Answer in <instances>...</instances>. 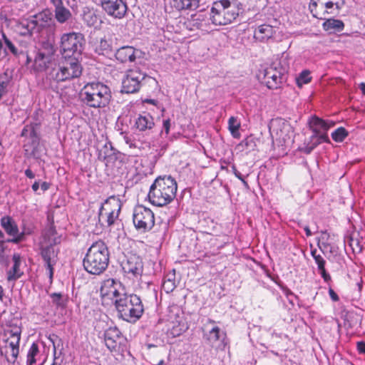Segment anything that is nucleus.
Segmentation results:
<instances>
[{
  "label": "nucleus",
  "mask_w": 365,
  "mask_h": 365,
  "mask_svg": "<svg viewBox=\"0 0 365 365\" xmlns=\"http://www.w3.org/2000/svg\"><path fill=\"white\" fill-rule=\"evenodd\" d=\"M177 182L171 176L157 178L150 187L148 197L153 205L163 207L171 202L176 196Z\"/></svg>",
  "instance_id": "f257e3e1"
},
{
  "label": "nucleus",
  "mask_w": 365,
  "mask_h": 365,
  "mask_svg": "<svg viewBox=\"0 0 365 365\" xmlns=\"http://www.w3.org/2000/svg\"><path fill=\"white\" fill-rule=\"evenodd\" d=\"M81 102L88 107L101 108L106 107L112 98L110 88L101 82H91L81 90Z\"/></svg>",
  "instance_id": "f03ea898"
},
{
  "label": "nucleus",
  "mask_w": 365,
  "mask_h": 365,
  "mask_svg": "<svg viewBox=\"0 0 365 365\" xmlns=\"http://www.w3.org/2000/svg\"><path fill=\"white\" fill-rule=\"evenodd\" d=\"M109 252L106 245L101 240L94 242L88 250L83 265L86 272L98 275L108 267Z\"/></svg>",
  "instance_id": "7ed1b4c3"
},
{
  "label": "nucleus",
  "mask_w": 365,
  "mask_h": 365,
  "mask_svg": "<svg viewBox=\"0 0 365 365\" xmlns=\"http://www.w3.org/2000/svg\"><path fill=\"white\" fill-rule=\"evenodd\" d=\"M115 307L118 317L130 323L136 322L144 312L141 299L136 294L125 292L120 298L115 299Z\"/></svg>",
  "instance_id": "20e7f679"
},
{
  "label": "nucleus",
  "mask_w": 365,
  "mask_h": 365,
  "mask_svg": "<svg viewBox=\"0 0 365 365\" xmlns=\"http://www.w3.org/2000/svg\"><path fill=\"white\" fill-rule=\"evenodd\" d=\"M239 14L240 8L235 1H215L210 9V20L215 26H226L236 20Z\"/></svg>",
  "instance_id": "39448f33"
},
{
  "label": "nucleus",
  "mask_w": 365,
  "mask_h": 365,
  "mask_svg": "<svg viewBox=\"0 0 365 365\" xmlns=\"http://www.w3.org/2000/svg\"><path fill=\"white\" fill-rule=\"evenodd\" d=\"M55 26V21L51 12L44 10L30 18L23 20L19 25L20 33L23 36L40 34L44 30L52 31Z\"/></svg>",
  "instance_id": "423d86ee"
},
{
  "label": "nucleus",
  "mask_w": 365,
  "mask_h": 365,
  "mask_svg": "<svg viewBox=\"0 0 365 365\" xmlns=\"http://www.w3.org/2000/svg\"><path fill=\"white\" fill-rule=\"evenodd\" d=\"M83 68L79 58L76 57H64L57 68H53L48 76L56 82H63L78 78L82 73Z\"/></svg>",
  "instance_id": "0eeeda50"
},
{
  "label": "nucleus",
  "mask_w": 365,
  "mask_h": 365,
  "mask_svg": "<svg viewBox=\"0 0 365 365\" xmlns=\"http://www.w3.org/2000/svg\"><path fill=\"white\" fill-rule=\"evenodd\" d=\"M288 66L281 61L274 62L269 67L263 70V83L269 89L280 88L287 79Z\"/></svg>",
  "instance_id": "6e6552de"
},
{
  "label": "nucleus",
  "mask_w": 365,
  "mask_h": 365,
  "mask_svg": "<svg viewBox=\"0 0 365 365\" xmlns=\"http://www.w3.org/2000/svg\"><path fill=\"white\" fill-rule=\"evenodd\" d=\"M85 38L81 33L63 34L61 38V51L63 57H76L81 56Z\"/></svg>",
  "instance_id": "1a4fd4ad"
},
{
  "label": "nucleus",
  "mask_w": 365,
  "mask_h": 365,
  "mask_svg": "<svg viewBox=\"0 0 365 365\" xmlns=\"http://www.w3.org/2000/svg\"><path fill=\"white\" fill-rule=\"evenodd\" d=\"M21 331L19 327L4 329V346H1V356L4 354L8 362L14 363L19 352Z\"/></svg>",
  "instance_id": "9d476101"
},
{
  "label": "nucleus",
  "mask_w": 365,
  "mask_h": 365,
  "mask_svg": "<svg viewBox=\"0 0 365 365\" xmlns=\"http://www.w3.org/2000/svg\"><path fill=\"white\" fill-rule=\"evenodd\" d=\"M55 230L50 228L45 235V237L48 238L49 245L42 246L41 249V255L44 261L45 266L49 271V278L52 279L53 276V266L58 261V250L55 248L54 245L61 242L60 237H55Z\"/></svg>",
  "instance_id": "9b49d317"
},
{
  "label": "nucleus",
  "mask_w": 365,
  "mask_h": 365,
  "mask_svg": "<svg viewBox=\"0 0 365 365\" xmlns=\"http://www.w3.org/2000/svg\"><path fill=\"white\" fill-rule=\"evenodd\" d=\"M133 222L137 230L141 232H148L155 225L154 213L150 208L138 205L133 209Z\"/></svg>",
  "instance_id": "f8f14e48"
},
{
  "label": "nucleus",
  "mask_w": 365,
  "mask_h": 365,
  "mask_svg": "<svg viewBox=\"0 0 365 365\" xmlns=\"http://www.w3.org/2000/svg\"><path fill=\"white\" fill-rule=\"evenodd\" d=\"M125 292V287L120 281L110 278L103 282L100 294L103 300L110 299L115 305V299L120 298Z\"/></svg>",
  "instance_id": "ddd939ff"
},
{
  "label": "nucleus",
  "mask_w": 365,
  "mask_h": 365,
  "mask_svg": "<svg viewBox=\"0 0 365 365\" xmlns=\"http://www.w3.org/2000/svg\"><path fill=\"white\" fill-rule=\"evenodd\" d=\"M145 74L142 73L139 68H133L128 71L122 81L123 93H134L139 91L142 81L145 78Z\"/></svg>",
  "instance_id": "4468645a"
},
{
  "label": "nucleus",
  "mask_w": 365,
  "mask_h": 365,
  "mask_svg": "<svg viewBox=\"0 0 365 365\" xmlns=\"http://www.w3.org/2000/svg\"><path fill=\"white\" fill-rule=\"evenodd\" d=\"M99 5L108 16L118 19L125 17L128 9L125 0H102Z\"/></svg>",
  "instance_id": "2eb2a0df"
},
{
  "label": "nucleus",
  "mask_w": 365,
  "mask_h": 365,
  "mask_svg": "<svg viewBox=\"0 0 365 365\" xmlns=\"http://www.w3.org/2000/svg\"><path fill=\"white\" fill-rule=\"evenodd\" d=\"M122 269L129 278L140 277L143 272V262L138 255L131 254L121 264Z\"/></svg>",
  "instance_id": "dca6fc26"
},
{
  "label": "nucleus",
  "mask_w": 365,
  "mask_h": 365,
  "mask_svg": "<svg viewBox=\"0 0 365 365\" xmlns=\"http://www.w3.org/2000/svg\"><path fill=\"white\" fill-rule=\"evenodd\" d=\"M1 227L4 228L6 233L11 237L8 242L18 243L24 238V232H20L18 225L15 220L9 216L1 218Z\"/></svg>",
  "instance_id": "f3484780"
},
{
  "label": "nucleus",
  "mask_w": 365,
  "mask_h": 365,
  "mask_svg": "<svg viewBox=\"0 0 365 365\" xmlns=\"http://www.w3.org/2000/svg\"><path fill=\"white\" fill-rule=\"evenodd\" d=\"M312 6L317 7V4L316 2L312 3L310 5L311 12L313 14L314 17L324 19V21L322 24V28L325 31H327L329 34H334L336 32H341L344 29V24L341 20L335 19H326L325 17L318 16L317 13H314V9Z\"/></svg>",
  "instance_id": "a211bd4d"
},
{
  "label": "nucleus",
  "mask_w": 365,
  "mask_h": 365,
  "mask_svg": "<svg viewBox=\"0 0 365 365\" xmlns=\"http://www.w3.org/2000/svg\"><path fill=\"white\" fill-rule=\"evenodd\" d=\"M121 338V332L116 327H109L104 332L106 346L111 351L116 350V348L120 344Z\"/></svg>",
  "instance_id": "6ab92c4d"
},
{
  "label": "nucleus",
  "mask_w": 365,
  "mask_h": 365,
  "mask_svg": "<svg viewBox=\"0 0 365 365\" xmlns=\"http://www.w3.org/2000/svg\"><path fill=\"white\" fill-rule=\"evenodd\" d=\"M309 126L314 133L318 134L321 132H327V130L333 127L335 123L333 121H326L323 119L314 115L309 121Z\"/></svg>",
  "instance_id": "aec40b11"
},
{
  "label": "nucleus",
  "mask_w": 365,
  "mask_h": 365,
  "mask_svg": "<svg viewBox=\"0 0 365 365\" xmlns=\"http://www.w3.org/2000/svg\"><path fill=\"white\" fill-rule=\"evenodd\" d=\"M121 207L122 203L118 197L112 195L108 197L101 205L99 212L120 214Z\"/></svg>",
  "instance_id": "412c9836"
},
{
  "label": "nucleus",
  "mask_w": 365,
  "mask_h": 365,
  "mask_svg": "<svg viewBox=\"0 0 365 365\" xmlns=\"http://www.w3.org/2000/svg\"><path fill=\"white\" fill-rule=\"evenodd\" d=\"M115 58L121 62H133L135 59V49L133 46H122L116 49L114 53Z\"/></svg>",
  "instance_id": "4be33fe9"
},
{
  "label": "nucleus",
  "mask_w": 365,
  "mask_h": 365,
  "mask_svg": "<svg viewBox=\"0 0 365 365\" xmlns=\"http://www.w3.org/2000/svg\"><path fill=\"white\" fill-rule=\"evenodd\" d=\"M135 126L139 131H150L155 126L153 118L149 113L140 114L135 120Z\"/></svg>",
  "instance_id": "5701e85b"
},
{
  "label": "nucleus",
  "mask_w": 365,
  "mask_h": 365,
  "mask_svg": "<svg viewBox=\"0 0 365 365\" xmlns=\"http://www.w3.org/2000/svg\"><path fill=\"white\" fill-rule=\"evenodd\" d=\"M21 262L20 255L14 254L12 257L13 264L6 273L8 281H16L23 275L24 272L20 269Z\"/></svg>",
  "instance_id": "b1692460"
},
{
  "label": "nucleus",
  "mask_w": 365,
  "mask_h": 365,
  "mask_svg": "<svg viewBox=\"0 0 365 365\" xmlns=\"http://www.w3.org/2000/svg\"><path fill=\"white\" fill-rule=\"evenodd\" d=\"M51 55L38 52L34 59V69L37 71H45L49 67V64L51 63Z\"/></svg>",
  "instance_id": "393cba45"
},
{
  "label": "nucleus",
  "mask_w": 365,
  "mask_h": 365,
  "mask_svg": "<svg viewBox=\"0 0 365 365\" xmlns=\"http://www.w3.org/2000/svg\"><path fill=\"white\" fill-rule=\"evenodd\" d=\"M96 52L99 55L110 56L114 53V48L111 38H101L96 46Z\"/></svg>",
  "instance_id": "a878e982"
},
{
  "label": "nucleus",
  "mask_w": 365,
  "mask_h": 365,
  "mask_svg": "<svg viewBox=\"0 0 365 365\" xmlns=\"http://www.w3.org/2000/svg\"><path fill=\"white\" fill-rule=\"evenodd\" d=\"M344 1H325L320 2V5L322 8H325V11L323 14H331L336 15L344 6Z\"/></svg>",
  "instance_id": "bb28decb"
},
{
  "label": "nucleus",
  "mask_w": 365,
  "mask_h": 365,
  "mask_svg": "<svg viewBox=\"0 0 365 365\" xmlns=\"http://www.w3.org/2000/svg\"><path fill=\"white\" fill-rule=\"evenodd\" d=\"M118 216V213L99 212L98 221L103 226L106 225V226L110 227L114 225Z\"/></svg>",
  "instance_id": "cd10ccee"
},
{
  "label": "nucleus",
  "mask_w": 365,
  "mask_h": 365,
  "mask_svg": "<svg viewBox=\"0 0 365 365\" xmlns=\"http://www.w3.org/2000/svg\"><path fill=\"white\" fill-rule=\"evenodd\" d=\"M272 26L267 24L260 25L255 31V37L261 41L269 38L272 36Z\"/></svg>",
  "instance_id": "c85d7f7f"
},
{
  "label": "nucleus",
  "mask_w": 365,
  "mask_h": 365,
  "mask_svg": "<svg viewBox=\"0 0 365 365\" xmlns=\"http://www.w3.org/2000/svg\"><path fill=\"white\" fill-rule=\"evenodd\" d=\"M176 286L175 272L173 269V272L165 277L162 287L166 293H170L175 289Z\"/></svg>",
  "instance_id": "c756f323"
},
{
  "label": "nucleus",
  "mask_w": 365,
  "mask_h": 365,
  "mask_svg": "<svg viewBox=\"0 0 365 365\" xmlns=\"http://www.w3.org/2000/svg\"><path fill=\"white\" fill-rule=\"evenodd\" d=\"M314 261L317 264L319 273L323 278L324 281L326 283H329L331 281V277L325 269L326 261L320 255L314 259Z\"/></svg>",
  "instance_id": "7c9ffc66"
},
{
  "label": "nucleus",
  "mask_w": 365,
  "mask_h": 365,
  "mask_svg": "<svg viewBox=\"0 0 365 365\" xmlns=\"http://www.w3.org/2000/svg\"><path fill=\"white\" fill-rule=\"evenodd\" d=\"M200 225L203 229V232L208 234H211L214 232L217 226V223L210 217H207L201 220L200 221Z\"/></svg>",
  "instance_id": "2f4dec72"
},
{
  "label": "nucleus",
  "mask_w": 365,
  "mask_h": 365,
  "mask_svg": "<svg viewBox=\"0 0 365 365\" xmlns=\"http://www.w3.org/2000/svg\"><path fill=\"white\" fill-rule=\"evenodd\" d=\"M55 19L60 24H64L72 16L71 11L65 6L58 10H54Z\"/></svg>",
  "instance_id": "473e14b6"
},
{
  "label": "nucleus",
  "mask_w": 365,
  "mask_h": 365,
  "mask_svg": "<svg viewBox=\"0 0 365 365\" xmlns=\"http://www.w3.org/2000/svg\"><path fill=\"white\" fill-rule=\"evenodd\" d=\"M174 6L178 10H192L198 7L195 0H174Z\"/></svg>",
  "instance_id": "72a5a7b5"
},
{
  "label": "nucleus",
  "mask_w": 365,
  "mask_h": 365,
  "mask_svg": "<svg viewBox=\"0 0 365 365\" xmlns=\"http://www.w3.org/2000/svg\"><path fill=\"white\" fill-rule=\"evenodd\" d=\"M240 128V123L238 121L237 118L232 116L228 120V129L232 135L235 138H240V133L239 129Z\"/></svg>",
  "instance_id": "f704fd0d"
},
{
  "label": "nucleus",
  "mask_w": 365,
  "mask_h": 365,
  "mask_svg": "<svg viewBox=\"0 0 365 365\" xmlns=\"http://www.w3.org/2000/svg\"><path fill=\"white\" fill-rule=\"evenodd\" d=\"M1 38L4 43V53L6 55H8L9 53H11L17 57L19 52L18 51V49L14 43L10 39H9L3 32H1Z\"/></svg>",
  "instance_id": "c9c22d12"
},
{
  "label": "nucleus",
  "mask_w": 365,
  "mask_h": 365,
  "mask_svg": "<svg viewBox=\"0 0 365 365\" xmlns=\"http://www.w3.org/2000/svg\"><path fill=\"white\" fill-rule=\"evenodd\" d=\"M83 20L88 26H93L97 24L98 18L93 11L87 9L83 11Z\"/></svg>",
  "instance_id": "e433bc0d"
},
{
  "label": "nucleus",
  "mask_w": 365,
  "mask_h": 365,
  "mask_svg": "<svg viewBox=\"0 0 365 365\" xmlns=\"http://www.w3.org/2000/svg\"><path fill=\"white\" fill-rule=\"evenodd\" d=\"M39 353L38 346L33 343L27 354L26 365H34L36 363V356Z\"/></svg>",
  "instance_id": "4c0bfd02"
},
{
  "label": "nucleus",
  "mask_w": 365,
  "mask_h": 365,
  "mask_svg": "<svg viewBox=\"0 0 365 365\" xmlns=\"http://www.w3.org/2000/svg\"><path fill=\"white\" fill-rule=\"evenodd\" d=\"M348 131L344 128L340 127L331 133V138L334 141L341 143L348 136Z\"/></svg>",
  "instance_id": "58836bf2"
},
{
  "label": "nucleus",
  "mask_w": 365,
  "mask_h": 365,
  "mask_svg": "<svg viewBox=\"0 0 365 365\" xmlns=\"http://www.w3.org/2000/svg\"><path fill=\"white\" fill-rule=\"evenodd\" d=\"M222 336H225V334H221V330L218 327H214L208 333L207 340L210 342H216L221 339Z\"/></svg>",
  "instance_id": "ea45409f"
},
{
  "label": "nucleus",
  "mask_w": 365,
  "mask_h": 365,
  "mask_svg": "<svg viewBox=\"0 0 365 365\" xmlns=\"http://www.w3.org/2000/svg\"><path fill=\"white\" fill-rule=\"evenodd\" d=\"M50 297L52 299V303L57 307H66V300L62 294L54 292L50 294Z\"/></svg>",
  "instance_id": "a19ab883"
},
{
  "label": "nucleus",
  "mask_w": 365,
  "mask_h": 365,
  "mask_svg": "<svg viewBox=\"0 0 365 365\" xmlns=\"http://www.w3.org/2000/svg\"><path fill=\"white\" fill-rule=\"evenodd\" d=\"M312 141H314L317 146L322 143H330L327 132H321L320 133H314L311 137Z\"/></svg>",
  "instance_id": "79ce46f5"
},
{
  "label": "nucleus",
  "mask_w": 365,
  "mask_h": 365,
  "mask_svg": "<svg viewBox=\"0 0 365 365\" xmlns=\"http://www.w3.org/2000/svg\"><path fill=\"white\" fill-rule=\"evenodd\" d=\"M238 146L247 149L249 151L254 150L256 148L255 139L252 135L244 139Z\"/></svg>",
  "instance_id": "37998d69"
},
{
  "label": "nucleus",
  "mask_w": 365,
  "mask_h": 365,
  "mask_svg": "<svg viewBox=\"0 0 365 365\" xmlns=\"http://www.w3.org/2000/svg\"><path fill=\"white\" fill-rule=\"evenodd\" d=\"M309 71H303L299 76L296 78L297 86L301 88L304 84H307L311 81Z\"/></svg>",
  "instance_id": "c03bdc74"
},
{
  "label": "nucleus",
  "mask_w": 365,
  "mask_h": 365,
  "mask_svg": "<svg viewBox=\"0 0 365 365\" xmlns=\"http://www.w3.org/2000/svg\"><path fill=\"white\" fill-rule=\"evenodd\" d=\"M21 136L27 137L29 136L31 138H34L36 136V133L34 127L31 125H26L24 126L21 131Z\"/></svg>",
  "instance_id": "a18cd8bd"
},
{
  "label": "nucleus",
  "mask_w": 365,
  "mask_h": 365,
  "mask_svg": "<svg viewBox=\"0 0 365 365\" xmlns=\"http://www.w3.org/2000/svg\"><path fill=\"white\" fill-rule=\"evenodd\" d=\"M171 126V120L170 118L163 120V130L161 131L162 133L165 132L166 135H168L170 133V129Z\"/></svg>",
  "instance_id": "49530a36"
},
{
  "label": "nucleus",
  "mask_w": 365,
  "mask_h": 365,
  "mask_svg": "<svg viewBox=\"0 0 365 365\" xmlns=\"http://www.w3.org/2000/svg\"><path fill=\"white\" fill-rule=\"evenodd\" d=\"M316 147L317 145H315L314 141L311 140L310 143H307L303 148H302V150L306 154H309Z\"/></svg>",
  "instance_id": "de8ad7c7"
},
{
  "label": "nucleus",
  "mask_w": 365,
  "mask_h": 365,
  "mask_svg": "<svg viewBox=\"0 0 365 365\" xmlns=\"http://www.w3.org/2000/svg\"><path fill=\"white\" fill-rule=\"evenodd\" d=\"M17 57H19V60H25V65H28L31 61V58L29 56L27 53L24 51H20Z\"/></svg>",
  "instance_id": "09e8293b"
},
{
  "label": "nucleus",
  "mask_w": 365,
  "mask_h": 365,
  "mask_svg": "<svg viewBox=\"0 0 365 365\" xmlns=\"http://www.w3.org/2000/svg\"><path fill=\"white\" fill-rule=\"evenodd\" d=\"M349 245L351 247L354 252H361V247L359 245V242L357 240H354L353 239L351 240Z\"/></svg>",
  "instance_id": "8fccbe9b"
},
{
  "label": "nucleus",
  "mask_w": 365,
  "mask_h": 365,
  "mask_svg": "<svg viewBox=\"0 0 365 365\" xmlns=\"http://www.w3.org/2000/svg\"><path fill=\"white\" fill-rule=\"evenodd\" d=\"M232 170H233V173L235 175V177H237L239 180H240L243 184L246 186H247V181L245 180L244 179V177L242 176V175L237 170V168H235V166H232Z\"/></svg>",
  "instance_id": "3c124183"
},
{
  "label": "nucleus",
  "mask_w": 365,
  "mask_h": 365,
  "mask_svg": "<svg viewBox=\"0 0 365 365\" xmlns=\"http://www.w3.org/2000/svg\"><path fill=\"white\" fill-rule=\"evenodd\" d=\"M329 294L332 301L338 302L339 300L338 294L334 291V289L331 287L329 288Z\"/></svg>",
  "instance_id": "603ef678"
},
{
  "label": "nucleus",
  "mask_w": 365,
  "mask_h": 365,
  "mask_svg": "<svg viewBox=\"0 0 365 365\" xmlns=\"http://www.w3.org/2000/svg\"><path fill=\"white\" fill-rule=\"evenodd\" d=\"M51 3L53 5L55 10L64 7L62 0H51Z\"/></svg>",
  "instance_id": "864d4df0"
},
{
  "label": "nucleus",
  "mask_w": 365,
  "mask_h": 365,
  "mask_svg": "<svg viewBox=\"0 0 365 365\" xmlns=\"http://www.w3.org/2000/svg\"><path fill=\"white\" fill-rule=\"evenodd\" d=\"M356 348L360 354H365V341H358L356 344Z\"/></svg>",
  "instance_id": "5fc2aeb1"
},
{
  "label": "nucleus",
  "mask_w": 365,
  "mask_h": 365,
  "mask_svg": "<svg viewBox=\"0 0 365 365\" xmlns=\"http://www.w3.org/2000/svg\"><path fill=\"white\" fill-rule=\"evenodd\" d=\"M25 175L27 178H31V179H32L35 177L34 173L30 169H26L25 170Z\"/></svg>",
  "instance_id": "6e6d98bb"
},
{
  "label": "nucleus",
  "mask_w": 365,
  "mask_h": 365,
  "mask_svg": "<svg viewBox=\"0 0 365 365\" xmlns=\"http://www.w3.org/2000/svg\"><path fill=\"white\" fill-rule=\"evenodd\" d=\"M50 187V184L46 182H43L41 185V188L43 191L47 190Z\"/></svg>",
  "instance_id": "4d7b16f0"
},
{
  "label": "nucleus",
  "mask_w": 365,
  "mask_h": 365,
  "mask_svg": "<svg viewBox=\"0 0 365 365\" xmlns=\"http://www.w3.org/2000/svg\"><path fill=\"white\" fill-rule=\"evenodd\" d=\"M304 231H305V232H306V235H307V237H309V236H312V232H311V230H310V229H309V227L308 226H305V227H304Z\"/></svg>",
  "instance_id": "13d9d810"
},
{
  "label": "nucleus",
  "mask_w": 365,
  "mask_h": 365,
  "mask_svg": "<svg viewBox=\"0 0 365 365\" xmlns=\"http://www.w3.org/2000/svg\"><path fill=\"white\" fill-rule=\"evenodd\" d=\"M39 188V182L36 181L33 185H32V190L34 191V192H36Z\"/></svg>",
  "instance_id": "bf43d9fd"
},
{
  "label": "nucleus",
  "mask_w": 365,
  "mask_h": 365,
  "mask_svg": "<svg viewBox=\"0 0 365 365\" xmlns=\"http://www.w3.org/2000/svg\"><path fill=\"white\" fill-rule=\"evenodd\" d=\"M311 255L313 257L314 259L320 256L319 254H317V250L316 249L311 251Z\"/></svg>",
  "instance_id": "052dcab7"
},
{
  "label": "nucleus",
  "mask_w": 365,
  "mask_h": 365,
  "mask_svg": "<svg viewBox=\"0 0 365 365\" xmlns=\"http://www.w3.org/2000/svg\"><path fill=\"white\" fill-rule=\"evenodd\" d=\"M359 88H360L362 94L365 96V83H361L359 84Z\"/></svg>",
  "instance_id": "680f3d73"
},
{
  "label": "nucleus",
  "mask_w": 365,
  "mask_h": 365,
  "mask_svg": "<svg viewBox=\"0 0 365 365\" xmlns=\"http://www.w3.org/2000/svg\"><path fill=\"white\" fill-rule=\"evenodd\" d=\"M285 294H286V295H287V297H288L289 296H291V295L294 296L295 297H297L293 294V292H292L289 289H287V290L285 291Z\"/></svg>",
  "instance_id": "e2e57ef3"
},
{
  "label": "nucleus",
  "mask_w": 365,
  "mask_h": 365,
  "mask_svg": "<svg viewBox=\"0 0 365 365\" xmlns=\"http://www.w3.org/2000/svg\"><path fill=\"white\" fill-rule=\"evenodd\" d=\"M147 102L149 103L155 105L157 101L154 99H150V100H147Z\"/></svg>",
  "instance_id": "0e129e2a"
},
{
  "label": "nucleus",
  "mask_w": 365,
  "mask_h": 365,
  "mask_svg": "<svg viewBox=\"0 0 365 365\" xmlns=\"http://www.w3.org/2000/svg\"><path fill=\"white\" fill-rule=\"evenodd\" d=\"M164 364H165L164 360L161 359V360H160V361L158 364H155L153 365H164Z\"/></svg>",
  "instance_id": "69168bd1"
},
{
  "label": "nucleus",
  "mask_w": 365,
  "mask_h": 365,
  "mask_svg": "<svg viewBox=\"0 0 365 365\" xmlns=\"http://www.w3.org/2000/svg\"><path fill=\"white\" fill-rule=\"evenodd\" d=\"M207 323H209V324H215V321H214L213 319H207Z\"/></svg>",
  "instance_id": "338daca9"
},
{
  "label": "nucleus",
  "mask_w": 365,
  "mask_h": 365,
  "mask_svg": "<svg viewBox=\"0 0 365 365\" xmlns=\"http://www.w3.org/2000/svg\"><path fill=\"white\" fill-rule=\"evenodd\" d=\"M56 357L54 356V360H53V362L51 365H61V364H58L56 362Z\"/></svg>",
  "instance_id": "774afa93"
}]
</instances>
